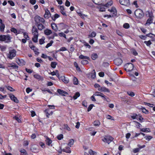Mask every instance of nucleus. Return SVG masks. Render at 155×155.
<instances>
[{
  "label": "nucleus",
  "instance_id": "f257e3e1",
  "mask_svg": "<svg viewBox=\"0 0 155 155\" xmlns=\"http://www.w3.org/2000/svg\"><path fill=\"white\" fill-rule=\"evenodd\" d=\"M11 38L9 35H0V41L8 43L10 42Z\"/></svg>",
  "mask_w": 155,
  "mask_h": 155
},
{
  "label": "nucleus",
  "instance_id": "f03ea898",
  "mask_svg": "<svg viewBox=\"0 0 155 155\" xmlns=\"http://www.w3.org/2000/svg\"><path fill=\"white\" fill-rule=\"evenodd\" d=\"M135 15L137 18H141L143 17L144 14L141 9H137L135 11Z\"/></svg>",
  "mask_w": 155,
  "mask_h": 155
},
{
  "label": "nucleus",
  "instance_id": "7ed1b4c3",
  "mask_svg": "<svg viewBox=\"0 0 155 155\" xmlns=\"http://www.w3.org/2000/svg\"><path fill=\"white\" fill-rule=\"evenodd\" d=\"M146 15L149 17V18L147 19L146 24H150L152 22L153 16L151 12L147 11L146 13Z\"/></svg>",
  "mask_w": 155,
  "mask_h": 155
},
{
  "label": "nucleus",
  "instance_id": "20e7f679",
  "mask_svg": "<svg viewBox=\"0 0 155 155\" xmlns=\"http://www.w3.org/2000/svg\"><path fill=\"white\" fill-rule=\"evenodd\" d=\"M134 68L133 64L131 63H127L125 64L124 66V70L127 71H132Z\"/></svg>",
  "mask_w": 155,
  "mask_h": 155
},
{
  "label": "nucleus",
  "instance_id": "39448f33",
  "mask_svg": "<svg viewBox=\"0 0 155 155\" xmlns=\"http://www.w3.org/2000/svg\"><path fill=\"white\" fill-rule=\"evenodd\" d=\"M16 52L15 50L14 49L10 50L7 55L8 57L10 59H12L16 56Z\"/></svg>",
  "mask_w": 155,
  "mask_h": 155
},
{
  "label": "nucleus",
  "instance_id": "423d86ee",
  "mask_svg": "<svg viewBox=\"0 0 155 155\" xmlns=\"http://www.w3.org/2000/svg\"><path fill=\"white\" fill-rule=\"evenodd\" d=\"M114 139L111 136H106L102 139V140L105 143L109 144Z\"/></svg>",
  "mask_w": 155,
  "mask_h": 155
},
{
  "label": "nucleus",
  "instance_id": "0eeeda50",
  "mask_svg": "<svg viewBox=\"0 0 155 155\" xmlns=\"http://www.w3.org/2000/svg\"><path fill=\"white\" fill-rule=\"evenodd\" d=\"M35 20L37 24L44 23L45 20L43 18L38 16H36L35 17Z\"/></svg>",
  "mask_w": 155,
  "mask_h": 155
},
{
  "label": "nucleus",
  "instance_id": "6e6552de",
  "mask_svg": "<svg viewBox=\"0 0 155 155\" xmlns=\"http://www.w3.org/2000/svg\"><path fill=\"white\" fill-rule=\"evenodd\" d=\"M32 34L34 36H38V29L35 26H33L32 29Z\"/></svg>",
  "mask_w": 155,
  "mask_h": 155
},
{
  "label": "nucleus",
  "instance_id": "1a4fd4ad",
  "mask_svg": "<svg viewBox=\"0 0 155 155\" xmlns=\"http://www.w3.org/2000/svg\"><path fill=\"white\" fill-rule=\"evenodd\" d=\"M16 62L20 66H23L25 65V61L21 59L18 58L16 60Z\"/></svg>",
  "mask_w": 155,
  "mask_h": 155
},
{
  "label": "nucleus",
  "instance_id": "9d476101",
  "mask_svg": "<svg viewBox=\"0 0 155 155\" xmlns=\"http://www.w3.org/2000/svg\"><path fill=\"white\" fill-rule=\"evenodd\" d=\"M98 90L101 92H107L108 93L110 92V90L109 89L105 87H102L98 89Z\"/></svg>",
  "mask_w": 155,
  "mask_h": 155
},
{
  "label": "nucleus",
  "instance_id": "9b49d317",
  "mask_svg": "<svg viewBox=\"0 0 155 155\" xmlns=\"http://www.w3.org/2000/svg\"><path fill=\"white\" fill-rule=\"evenodd\" d=\"M9 96L11 99L15 103H18V100L17 98L15 96L12 94H9Z\"/></svg>",
  "mask_w": 155,
  "mask_h": 155
},
{
  "label": "nucleus",
  "instance_id": "f8f14e48",
  "mask_svg": "<svg viewBox=\"0 0 155 155\" xmlns=\"http://www.w3.org/2000/svg\"><path fill=\"white\" fill-rule=\"evenodd\" d=\"M122 63V61L120 58H118L114 60V63L117 65H120Z\"/></svg>",
  "mask_w": 155,
  "mask_h": 155
},
{
  "label": "nucleus",
  "instance_id": "ddd939ff",
  "mask_svg": "<svg viewBox=\"0 0 155 155\" xmlns=\"http://www.w3.org/2000/svg\"><path fill=\"white\" fill-rule=\"evenodd\" d=\"M109 11L112 15H117V11L115 8L112 7L110 9H108Z\"/></svg>",
  "mask_w": 155,
  "mask_h": 155
},
{
  "label": "nucleus",
  "instance_id": "4468645a",
  "mask_svg": "<svg viewBox=\"0 0 155 155\" xmlns=\"http://www.w3.org/2000/svg\"><path fill=\"white\" fill-rule=\"evenodd\" d=\"M120 3L123 5H129V0H120Z\"/></svg>",
  "mask_w": 155,
  "mask_h": 155
},
{
  "label": "nucleus",
  "instance_id": "2eb2a0df",
  "mask_svg": "<svg viewBox=\"0 0 155 155\" xmlns=\"http://www.w3.org/2000/svg\"><path fill=\"white\" fill-rule=\"evenodd\" d=\"M62 150L64 152L68 153H70L71 152L70 147L67 146L66 147L65 149H62Z\"/></svg>",
  "mask_w": 155,
  "mask_h": 155
},
{
  "label": "nucleus",
  "instance_id": "dca6fc26",
  "mask_svg": "<svg viewBox=\"0 0 155 155\" xmlns=\"http://www.w3.org/2000/svg\"><path fill=\"white\" fill-rule=\"evenodd\" d=\"M57 91L60 95L62 96H64L65 94H68L67 92L60 89H58L57 90Z\"/></svg>",
  "mask_w": 155,
  "mask_h": 155
},
{
  "label": "nucleus",
  "instance_id": "f3484780",
  "mask_svg": "<svg viewBox=\"0 0 155 155\" xmlns=\"http://www.w3.org/2000/svg\"><path fill=\"white\" fill-rule=\"evenodd\" d=\"M45 34L47 35H49L52 34V32L51 30L46 29L44 31Z\"/></svg>",
  "mask_w": 155,
  "mask_h": 155
},
{
  "label": "nucleus",
  "instance_id": "a211bd4d",
  "mask_svg": "<svg viewBox=\"0 0 155 155\" xmlns=\"http://www.w3.org/2000/svg\"><path fill=\"white\" fill-rule=\"evenodd\" d=\"M33 76L35 78L38 80H39L43 81L44 80V78L43 77H41L38 74H34Z\"/></svg>",
  "mask_w": 155,
  "mask_h": 155
},
{
  "label": "nucleus",
  "instance_id": "6ab92c4d",
  "mask_svg": "<svg viewBox=\"0 0 155 155\" xmlns=\"http://www.w3.org/2000/svg\"><path fill=\"white\" fill-rule=\"evenodd\" d=\"M37 27L40 30H42L45 28V27L41 23L37 24Z\"/></svg>",
  "mask_w": 155,
  "mask_h": 155
},
{
  "label": "nucleus",
  "instance_id": "aec40b11",
  "mask_svg": "<svg viewBox=\"0 0 155 155\" xmlns=\"http://www.w3.org/2000/svg\"><path fill=\"white\" fill-rule=\"evenodd\" d=\"M13 118L16 120L19 123L21 122V121L20 118V116L19 115H17L13 117Z\"/></svg>",
  "mask_w": 155,
  "mask_h": 155
},
{
  "label": "nucleus",
  "instance_id": "412c9836",
  "mask_svg": "<svg viewBox=\"0 0 155 155\" xmlns=\"http://www.w3.org/2000/svg\"><path fill=\"white\" fill-rule=\"evenodd\" d=\"M45 141L46 142V144L47 145H48V146L51 145V146H52L51 143L52 142V141L50 138L48 137H46V139Z\"/></svg>",
  "mask_w": 155,
  "mask_h": 155
},
{
  "label": "nucleus",
  "instance_id": "4be33fe9",
  "mask_svg": "<svg viewBox=\"0 0 155 155\" xmlns=\"http://www.w3.org/2000/svg\"><path fill=\"white\" fill-rule=\"evenodd\" d=\"M8 67H12L14 69H16L18 68V67L13 63L8 64Z\"/></svg>",
  "mask_w": 155,
  "mask_h": 155
},
{
  "label": "nucleus",
  "instance_id": "5701e85b",
  "mask_svg": "<svg viewBox=\"0 0 155 155\" xmlns=\"http://www.w3.org/2000/svg\"><path fill=\"white\" fill-rule=\"evenodd\" d=\"M98 57V56L97 54L94 53L92 54L91 55V58L93 60H95Z\"/></svg>",
  "mask_w": 155,
  "mask_h": 155
},
{
  "label": "nucleus",
  "instance_id": "b1692460",
  "mask_svg": "<svg viewBox=\"0 0 155 155\" xmlns=\"http://www.w3.org/2000/svg\"><path fill=\"white\" fill-rule=\"evenodd\" d=\"M50 12L48 10L45 11V14L44 15V17L45 18L48 19L49 17Z\"/></svg>",
  "mask_w": 155,
  "mask_h": 155
},
{
  "label": "nucleus",
  "instance_id": "393cba45",
  "mask_svg": "<svg viewBox=\"0 0 155 155\" xmlns=\"http://www.w3.org/2000/svg\"><path fill=\"white\" fill-rule=\"evenodd\" d=\"M61 78L62 81L65 83H68L69 82V80L68 79L64 77H61Z\"/></svg>",
  "mask_w": 155,
  "mask_h": 155
},
{
  "label": "nucleus",
  "instance_id": "a878e982",
  "mask_svg": "<svg viewBox=\"0 0 155 155\" xmlns=\"http://www.w3.org/2000/svg\"><path fill=\"white\" fill-rule=\"evenodd\" d=\"M5 28V25L2 23L0 24V29L2 32H3Z\"/></svg>",
  "mask_w": 155,
  "mask_h": 155
},
{
  "label": "nucleus",
  "instance_id": "bb28decb",
  "mask_svg": "<svg viewBox=\"0 0 155 155\" xmlns=\"http://www.w3.org/2000/svg\"><path fill=\"white\" fill-rule=\"evenodd\" d=\"M79 58L82 59H87L89 60L90 58L87 56H84L83 55H81L79 56Z\"/></svg>",
  "mask_w": 155,
  "mask_h": 155
},
{
  "label": "nucleus",
  "instance_id": "cd10ccee",
  "mask_svg": "<svg viewBox=\"0 0 155 155\" xmlns=\"http://www.w3.org/2000/svg\"><path fill=\"white\" fill-rule=\"evenodd\" d=\"M74 142V140L73 139H71L69 140V142L67 145H68L70 147H71L73 145Z\"/></svg>",
  "mask_w": 155,
  "mask_h": 155
},
{
  "label": "nucleus",
  "instance_id": "c85d7f7f",
  "mask_svg": "<svg viewBox=\"0 0 155 155\" xmlns=\"http://www.w3.org/2000/svg\"><path fill=\"white\" fill-rule=\"evenodd\" d=\"M140 130L143 132H150V130L149 128H142L140 129Z\"/></svg>",
  "mask_w": 155,
  "mask_h": 155
},
{
  "label": "nucleus",
  "instance_id": "c756f323",
  "mask_svg": "<svg viewBox=\"0 0 155 155\" xmlns=\"http://www.w3.org/2000/svg\"><path fill=\"white\" fill-rule=\"evenodd\" d=\"M73 83L74 84L77 85L78 84V81L77 78L75 77H74L73 79Z\"/></svg>",
  "mask_w": 155,
  "mask_h": 155
},
{
  "label": "nucleus",
  "instance_id": "7c9ffc66",
  "mask_svg": "<svg viewBox=\"0 0 155 155\" xmlns=\"http://www.w3.org/2000/svg\"><path fill=\"white\" fill-rule=\"evenodd\" d=\"M78 15L80 16L82 18H84V17H87V15H85L82 14L81 12H77Z\"/></svg>",
  "mask_w": 155,
  "mask_h": 155
},
{
  "label": "nucleus",
  "instance_id": "2f4dec72",
  "mask_svg": "<svg viewBox=\"0 0 155 155\" xmlns=\"http://www.w3.org/2000/svg\"><path fill=\"white\" fill-rule=\"evenodd\" d=\"M57 65V63L55 62H52L51 63V66L53 68H55Z\"/></svg>",
  "mask_w": 155,
  "mask_h": 155
},
{
  "label": "nucleus",
  "instance_id": "473e14b6",
  "mask_svg": "<svg viewBox=\"0 0 155 155\" xmlns=\"http://www.w3.org/2000/svg\"><path fill=\"white\" fill-rule=\"evenodd\" d=\"M80 96V94L79 92H77L75 94V95L73 96V98L75 100L77 99L78 97H79Z\"/></svg>",
  "mask_w": 155,
  "mask_h": 155
},
{
  "label": "nucleus",
  "instance_id": "72a5a7b5",
  "mask_svg": "<svg viewBox=\"0 0 155 155\" xmlns=\"http://www.w3.org/2000/svg\"><path fill=\"white\" fill-rule=\"evenodd\" d=\"M51 28L55 31H56L57 30V26L55 23H53L51 24Z\"/></svg>",
  "mask_w": 155,
  "mask_h": 155
},
{
  "label": "nucleus",
  "instance_id": "f704fd0d",
  "mask_svg": "<svg viewBox=\"0 0 155 155\" xmlns=\"http://www.w3.org/2000/svg\"><path fill=\"white\" fill-rule=\"evenodd\" d=\"M11 31L15 33L16 35L19 33V32H18V31L17 29L15 28H12L11 29Z\"/></svg>",
  "mask_w": 155,
  "mask_h": 155
},
{
  "label": "nucleus",
  "instance_id": "c9c22d12",
  "mask_svg": "<svg viewBox=\"0 0 155 155\" xmlns=\"http://www.w3.org/2000/svg\"><path fill=\"white\" fill-rule=\"evenodd\" d=\"M144 138H145L146 140L147 141H150L153 138V137L152 136L148 135L145 136Z\"/></svg>",
  "mask_w": 155,
  "mask_h": 155
},
{
  "label": "nucleus",
  "instance_id": "e433bc0d",
  "mask_svg": "<svg viewBox=\"0 0 155 155\" xmlns=\"http://www.w3.org/2000/svg\"><path fill=\"white\" fill-rule=\"evenodd\" d=\"M112 4V1L111 0H110L109 2L105 4L104 6L106 7H108L111 5Z\"/></svg>",
  "mask_w": 155,
  "mask_h": 155
},
{
  "label": "nucleus",
  "instance_id": "4c0bfd02",
  "mask_svg": "<svg viewBox=\"0 0 155 155\" xmlns=\"http://www.w3.org/2000/svg\"><path fill=\"white\" fill-rule=\"evenodd\" d=\"M53 43V41H51L50 42L48 43L46 46L45 47L46 48H48L50 46H51L52 44Z\"/></svg>",
  "mask_w": 155,
  "mask_h": 155
},
{
  "label": "nucleus",
  "instance_id": "58836bf2",
  "mask_svg": "<svg viewBox=\"0 0 155 155\" xmlns=\"http://www.w3.org/2000/svg\"><path fill=\"white\" fill-rule=\"evenodd\" d=\"M100 96L103 98L104 100L106 101H107V99H108V97H107L106 96L104 95L102 93L101 94V95Z\"/></svg>",
  "mask_w": 155,
  "mask_h": 155
},
{
  "label": "nucleus",
  "instance_id": "ea45409f",
  "mask_svg": "<svg viewBox=\"0 0 155 155\" xmlns=\"http://www.w3.org/2000/svg\"><path fill=\"white\" fill-rule=\"evenodd\" d=\"M144 43L148 46H150V45L152 44V43L150 40H149L148 41H144Z\"/></svg>",
  "mask_w": 155,
  "mask_h": 155
},
{
  "label": "nucleus",
  "instance_id": "a19ab883",
  "mask_svg": "<svg viewBox=\"0 0 155 155\" xmlns=\"http://www.w3.org/2000/svg\"><path fill=\"white\" fill-rule=\"evenodd\" d=\"M131 117L133 119H137L138 118V116L137 114H134L131 116Z\"/></svg>",
  "mask_w": 155,
  "mask_h": 155
},
{
  "label": "nucleus",
  "instance_id": "79ce46f5",
  "mask_svg": "<svg viewBox=\"0 0 155 155\" xmlns=\"http://www.w3.org/2000/svg\"><path fill=\"white\" fill-rule=\"evenodd\" d=\"M38 36H33L32 38L33 41L35 43L37 42L38 41Z\"/></svg>",
  "mask_w": 155,
  "mask_h": 155
},
{
  "label": "nucleus",
  "instance_id": "37998d69",
  "mask_svg": "<svg viewBox=\"0 0 155 155\" xmlns=\"http://www.w3.org/2000/svg\"><path fill=\"white\" fill-rule=\"evenodd\" d=\"M134 122L135 123V125L136 127L137 128H139L141 126V124L139 123L137 121H134Z\"/></svg>",
  "mask_w": 155,
  "mask_h": 155
},
{
  "label": "nucleus",
  "instance_id": "c03bdc74",
  "mask_svg": "<svg viewBox=\"0 0 155 155\" xmlns=\"http://www.w3.org/2000/svg\"><path fill=\"white\" fill-rule=\"evenodd\" d=\"M94 125L95 126H98L100 125V122L98 120L95 121L94 123Z\"/></svg>",
  "mask_w": 155,
  "mask_h": 155
},
{
  "label": "nucleus",
  "instance_id": "a18cd8bd",
  "mask_svg": "<svg viewBox=\"0 0 155 155\" xmlns=\"http://www.w3.org/2000/svg\"><path fill=\"white\" fill-rule=\"evenodd\" d=\"M20 152L21 153H23V154L26 155L27 154V153L26 150L25 149H22L20 150Z\"/></svg>",
  "mask_w": 155,
  "mask_h": 155
},
{
  "label": "nucleus",
  "instance_id": "49530a36",
  "mask_svg": "<svg viewBox=\"0 0 155 155\" xmlns=\"http://www.w3.org/2000/svg\"><path fill=\"white\" fill-rule=\"evenodd\" d=\"M127 93L129 96L131 97H133L135 95L134 93L133 92H127Z\"/></svg>",
  "mask_w": 155,
  "mask_h": 155
},
{
  "label": "nucleus",
  "instance_id": "de8ad7c7",
  "mask_svg": "<svg viewBox=\"0 0 155 155\" xmlns=\"http://www.w3.org/2000/svg\"><path fill=\"white\" fill-rule=\"evenodd\" d=\"M59 15L57 14H56L54 15V17L52 18V19L53 20L55 21L56 19L59 18Z\"/></svg>",
  "mask_w": 155,
  "mask_h": 155
},
{
  "label": "nucleus",
  "instance_id": "09e8293b",
  "mask_svg": "<svg viewBox=\"0 0 155 155\" xmlns=\"http://www.w3.org/2000/svg\"><path fill=\"white\" fill-rule=\"evenodd\" d=\"M24 36V37L27 39H29V37L28 36V34L27 33H25V32H23Z\"/></svg>",
  "mask_w": 155,
  "mask_h": 155
},
{
  "label": "nucleus",
  "instance_id": "8fccbe9b",
  "mask_svg": "<svg viewBox=\"0 0 155 155\" xmlns=\"http://www.w3.org/2000/svg\"><path fill=\"white\" fill-rule=\"evenodd\" d=\"M91 77L92 78H94L96 77V72L94 70L93 71V73H92L91 75Z\"/></svg>",
  "mask_w": 155,
  "mask_h": 155
},
{
  "label": "nucleus",
  "instance_id": "3c124183",
  "mask_svg": "<svg viewBox=\"0 0 155 155\" xmlns=\"http://www.w3.org/2000/svg\"><path fill=\"white\" fill-rule=\"evenodd\" d=\"M101 93L98 92V91H96V92L94 94H93L95 96H100L101 95Z\"/></svg>",
  "mask_w": 155,
  "mask_h": 155
},
{
  "label": "nucleus",
  "instance_id": "603ef678",
  "mask_svg": "<svg viewBox=\"0 0 155 155\" xmlns=\"http://www.w3.org/2000/svg\"><path fill=\"white\" fill-rule=\"evenodd\" d=\"M6 88L8 90H9L11 91H15V90L12 87L9 86L6 87Z\"/></svg>",
  "mask_w": 155,
  "mask_h": 155
},
{
  "label": "nucleus",
  "instance_id": "864d4df0",
  "mask_svg": "<svg viewBox=\"0 0 155 155\" xmlns=\"http://www.w3.org/2000/svg\"><path fill=\"white\" fill-rule=\"evenodd\" d=\"M81 63L82 64H87L88 63V62L87 60H84L82 61Z\"/></svg>",
  "mask_w": 155,
  "mask_h": 155
},
{
  "label": "nucleus",
  "instance_id": "5fc2aeb1",
  "mask_svg": "<svg viewBox=\"0 0 155 155\" xmlns=\"http://www.w3.org/2000/svg\"><path fill=\"white\" fill-rule=\"evenodd\" d=\"M64 129H65L68 131H70L71 130V129L70 127L67 124L64 125Z\"/></svg>",
  "mask_w": 155,
  "mask_h": 155
},
{
  "label": "nucleus",
  "instance_id": "6e6d98bb",
  "mask_svg": "<svg viewBox=\"0 0 155 155\" xmlns=\"http://www.w3.org/2000/svg\"><path fill=\"white\" fill-rule=\"evenodd\" d=\"M6 47L4 46H1L0 45V49L2 51H4L6 49Z\"/></svg>",
  "mask_w": 155,
  "mask_h": 155
},
{
  "label": "nucleus",
  "instance_id": "4d7b16f0",
  "mask_svg": "<svg viewBox=\"0 0 155 155\" xmlns=\"http://www.w3.org/2000/svg\"><path fill=\"white\" fill-rule=\"evenodd\" d=\"M58 35L61 37H64L65 38H66V35L63 33H60L58 34Z\"/></svg>",
  "mask_w": 155,
  "mask_h": 155
},
{
  "label": "nucleus",
  "instance_id": "13d9d810",
  "mask_svg": "<svg viewBox=\"0 0 155 155\" xmlns=\"http://www.w3.org/2000/svg\"><path fill=\"white\" fill-rule=\"evenodd\" d=\"M96 33L94 32H92L91 34H90L89 36L90 37H95L96 36Z\"/></svg>",
  "mask_w": 155,
  "mask_h": 155
},
{
  "label": "nucleus",
  "instance_id": "bf43d9fd",
  "mask_svg": "<svg viewBox=\"0 0 155 155\" xmlns=\"http://www.w3.org/2000/svg\"><path fill=\"white\" fill-rule=\"evenodd\" d=\"M63 135L62 134H60L57 136V138L59 140H61L63 138Z\"/></svg>",
  "mask_w": 155,
  "mask_h": 155
},
{
  "label": "nucleus",
  "instance_id": "052dcab7",
  "mask_svg": "<svg viewBox=\"0 0 155 155\" xmlns=\"http://www.w3.org/2000/svg\"><path fill=\"white\" fill-rule=\"evenodd\" d=\"M94 105L93 104H90L88 107L87 109V111H89L92 109Z\"/></svg>",
  "mask_w": 155,
  "mask_h": 155
},
{
  "label": "nucleus",
  "instance_id": "680f3d73",
  "mask_svg": "<svg viewBox=\"0 0 155 155\" xmlns=\"http://www.w3.org/2000/svg\"><path fill=\"white\" fill-rule=\"evenodd\" d=\"M95 96L93 94V95L91 97V100L92 101L94 102H95L96 100L95 98Z\"/></svg>",
  "mask_w": 155,
  "mask_h": 155
},
{
  "label": "nucleus",
  "instance_id": "e2e57ef3",
  "mask_svg": "<svg viewBox=\"0 0 155 155\" xmlns=\"http://www.w3.org/2000/svg\"><path fill=\"white\" fill-rule=\"evenodd\" d=\"M144 103L145 105H147L150 107H153V104L148 103L146 102H144Z\"/></svg>",
  "mask_w": 155,
  "mask_h": 155
},
{
  "label": "nucleus",
  "instance_id": "0e129e2a",
  "mask_svg": "<svg viewBox=\"0 0 155 155\" xmlns=\"http://www.w3.org/2000/svg\"><path fill=\"white\" fill-rule=\"evenodd\" d=\"M123 27L126 28H128L129 27V25L128 23H125L123 25Z\"/></svg>",
  "mask_w": 155,
  "mask_h": 155
},
{
  "label": "nucleus",
  "instance_id": "69168bd1",
  "mask_svg": "<svg viewBox=\"0 0 155 155\" xmlns=\"http://www.w3.org/2000/svg\"><path fill=\"white\" fill-rule=\"evenodd\" d=\"M140 149H139V148H135L133 150V152L134 153H136L139 152L140 151Z\"/></svg>",
  "mask_w": 155,
  "mask_h": 155
},
{
  "label": "nucleus",
  "instance_id": "338daca9",
  "mask_svg": "<svg viewBox=\"0 0 155 155\" xmlns=\"http://www.w3.org/2000/svg\"><path fill=\"white\" fill-rule=\"evenodd\" d=\"M8 3L12 6L15 5L14 3L12 1L9 0L8 1Z\"/></svg>",
  "mask_w": 155,
  "mask_h": 155
},
{
  "label": "nucleus",
  "instance_id": "774afa93",
  "mask_svg": "<svg viewBox=\"0 0 155 155\" xmlns=\"http://www.w3.org/2000/svg\"><path fill=\"white\" fill-rule=\"evenodd\" d=\"M89 153L91 155H94L95 154V153H96V152H94V151H92V150H91L89 151Z\"/></svg>",
  "mask_w": 155,
  "mask_h": 155
}]
</instances>
